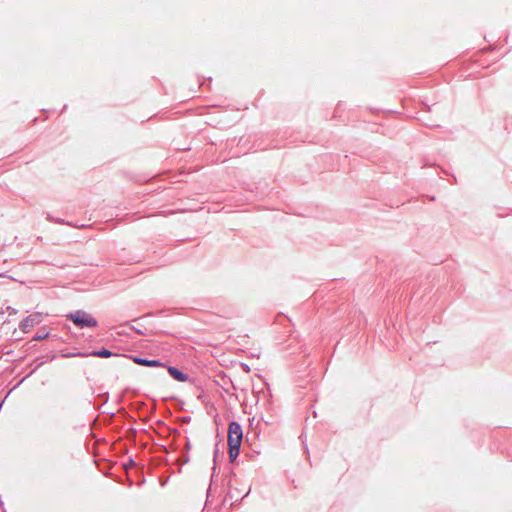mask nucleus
I'll return each mask as SVG.
<instances>
[{"label": "nucleus", "instance_id": "2", "mask_svg": "<svg viewBox=\"0 0 512 512\" xmlns=\"http://www.w3.org/2000/svg\"><path fill=\"white\" fill-rule=\"evenodd\" d=\"M67 318L70 319L79 328H94L98 325L97 320L85 311H75L68 314Z\"/></svg>", "mask_w": 512, "mask_h": 512}, {"label": "nucleus", "instance_id": "7", "mask_svg": "<svg viewBox=\"0 0 512 512\" xmlns=\"http://www.w3.org/2000/svg\"><path fill=\"white\" fill-rule=\"evenodd\" d=\"M66 357H71V356H88V354H83V353H78V354H68V355H65Z\"/></svg>", "mask_w": 512, "mask_h": 512}, {"label": "nucleus", "instance_id": "8", "mask_svg": "<svg viewBox=\"0 0 512 512\" xmlns=\"http://www.w3.org/2000/svg\"><path fill=\"white\" fill-rule=\"evenodd\" d=\"M45 336L38 335L36 339H43Z\"/></svg>", "mask_w": 512, "mask_h": 512}, {"label": "nucleus", "instance_id": "3", "mask_svg": "<svg viewBox=\"0 0 512 512\" xmlns=\"http://www.w3.org/2000/svg\"><path fill=\"white\" fill-rule=\"evenodd\" d=\"M42 321V314L39 312H35L30 314L27 318H25L20 327L24 332H29L36 324H39Z\"/></svg>", "mask_w": 512, "mask_h": 512}, {"label": "nucleus", "instance_id": "1", "mask_svg": "<svg viewBox=\"0 0 512 512\" xmlns=\"http://www.w3.org/2000/svg\"><path fill=\"white\" fill-rule=\"evenodd\" d=\"M242 437L241 426L237 422H231L228 428L229 458L231 461H234L239 455Z\"/></svg>", "mask_w": 512, "mask_h": 512}, {"label": "nucleus", "instance_id": "4", "mask_svg": "<svg viewBox=\"0 0 512 512\" xmlns=\"http://www.w3.org/2000/svg\"><path fill=\"white\" fill-rule=\"evenodd\" d=\"M168 372L174 379L178 381L184 382L187 380V375L178 370L177 368L169 367Z\"/></svg>", "mask_w": 512, "mask_h": 512}, {"label": "nucleus", "instance_id": "6", "mask_svg": "<svg viewBox=\"0 0 512 512\" xmlns=\"http://www.w3.org/2000/svg\"><path fill=\"white\" fill-rule=\"evenodd\" d=\"M89 355L91 356H94V357H104V358H109L111 357L113 354L110 350H107L105 348H103L102 350H98V351H93L92 353H90Z\"/></svg>", "mask_w": 512, "mask_h": 512}, {"label": "nucleus", "instance_id": "5", "mask_svg": "<svg viewBox=\"0 0 512 512\" xmlns=\"http://www.w3.org/2000/svg\"><path fill=\"white\" fill-rule=\"evenodd\" d=\"M134 362L139 365L148 366V367L162 366V363L159 362L158 360H147V359H142V358H134Z\"/></svg>", "mask_w": 512, "mask_h": 512}]
</instances>
